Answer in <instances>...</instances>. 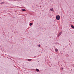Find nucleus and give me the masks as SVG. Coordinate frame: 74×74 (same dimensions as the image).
<instances>
[{
	"mask_svg": "<svg viewBox=\"0 0 74 74\" xmlns=\"http://www.w3.org/2000/svg\"><path fill=\"white\" fill-rule=\"evenodd\" d=\"M56 19L57 20H59L60 19V16L59 15H58L56 16Z\"/></svg>",
	"mask_w": 74,
	"mask_h": 74,
	"instance_id": "nucleus-1",
	"label": "nucleus"
},
{
	"mask_svg": "<svg viewBox=\"0 0 74 74\" xmlns=\"http://www.w3.org/2000/svg\"><path fill=\"white\" fill-rule=\"evenodd\" d=\"M62 32H60V33H59L58 34V37H59L60 36L61 34H62Z\"/></svg>",
	"mask_w": 74,
	"mask_h": 74,
	"instance_id": "nucleus-2",
	"label": "nucleus"
},
{
	"mask_svg": "<svg viewBox=\"0 0 74 74\" xmlns=\"http://www.w3.org/2000/svg\"><path fill=\"white\" fill-rule=\"evenodd\" d=\"M50 11H52L53 12H54V11L53 10V8H52L51 9H50Z\"/></svg>",
	"mask_w": 74,
	"mask_h": 74,
	"instance_id": "nucleus-3",
	"label": "nucleus"
},
{
	"mask_svg": "<svg viewBox=\"0 0 74 74\" xmlns=\"http://www.w3.org/2000/svg\"><path fill=\"white\" fill-rule=\"evenodd\" d=\"M55 51H56V52H58V49H57L56 48L55 49Z\"/></svg>",
	"mask_w": 74,
	"mask_h": 74,
	"instance_id": "nucleus-4",
	"label": "nucleus"
},
{
	"mask_svg": "<svg viewBox=\"0 0 74 74\" xmlns=\"http://www.w3.org/2000/svg\"><path fill=\"white\" fill-rule=\"evenodd\" d=\"M71 27L72 29H74V26L73 25H71Z\"/></svg>",
	"mask_w": 74,
	"mask_h": 74,
	"instance_id": "nucleus-5",
	"label": "nucleus"
},
{
	"mask_svg": "<svg viewBox=\"0 0 74 74\" xmlns=\"http://www.w3.org/2000/svg\"><path fill=\"white\" fill-rule=\"evenodd\" d=\"M33 25V23H31L29 24L30 26H32Z\"/></svg>",
	"mask_w": 74,
	"mask_h": 74,
	"instance_id": "nucleus-6",
	"label": "nucleus"
},
{
	"mask_svg": "<svg viewBox=\"0 0 74 74\" xmlns=\"http://www.w3.org/2000/svg\"><path fill=\"white\" fill-rule=\"evenodd\" d=\"M36 71H37V72H38V71H39V69H36Z\"/></svg>",
	"mask_w": 74,
	"mask_h": 74,
	"instance_id": "nucleus-7",
	"label": "nucleus"
},
{
	"mask_svg": "<svg viewBox=\"0 0 74 74\" xmlns=\"http://www.w3.org/2000/svg\"><path fill=\"white\" fill-rule=\"evenodd\" d=\"M32 60V59H28V61H31Z\"/></svg>",
	"mask_w": 74,
	"mask_h": 74,
	"instance_id": "nucleus-8",
	"label": "nucleus"
},
{
	"mask_svg": "<svg viewBox=\"0 0 74 74\" xmlns=\"http://www.w3.org/2000/svg\"><path fill=\"white\" fill-rule=\"evenodd\" d=\"M21 10L23 11H26V10L25 9H22Z\"/></svg>",
	"mask_w": 74,
	"mask_h": 74,
	"instance_id": "nucleus-9",
	"label": "nucleus"
},
{
	"mask_svg": "<svg viewBox=\"0 0 74 74\" xmlns=\"http://www.w3.org/2000/svg\"><path fill=\"white\" fill-rule=\"evenodd\" d=\"M1 4H4V2H2L1 3Z\"/></svg>",
	"mask_w": 74,
	"mask_h": 74,
	"instance_id": "nucleus-10",
	"label": "nucleus"
},
{
	"mask_svg": "<svg viewBox=\"0 0 74 74\" xmlns=\"http://www.w3.org/2000/svg\"><path fill=\"white\" fill-rule=\"evenodd\" d=\"M38 47H40V45H38Z\"/></svg>",
	"mask_w": 74,
	"mask_h": 74,
	"instance_id": "nucleus-11",
	"label": "nucleus"
},
{
	"mask_svg": "<svg viewBox=\"0 0 74 74\" xmlns=\"http://www.w3.org/2000/svg\"><path fill=\"white\" fill-rule=\"evenodd\" d=\"M64 69L63 68H62V70H63Z\"/></svg>",
	"mask_w": 74,
	"mask_h": 74,
	"instance_id": "nucleus-12",
	"label": "nucleus"
},
{
	"mask_svg": "<svg viewBox=\"0 0 74 74\" xmlns=\"http://www.w3.org/2000/svg\"><path fill=\"white\" fill-rule=\"evenodd\" d=\"M55 44L56 45L58 44L57 43H56Z\"/></svg>",
	"mask_w": 74,
	"mask_h": 74,
	"instance_id": "nucleus-13",
	"label": "nucleus"
},
{
	"mask_svg": "<svg viewBox=\"0 0 74 74\" xmlns=\"http://www.w3.org/2000/svg\"><path fill=\"white\" fill-rule=\"evenodd\" d=\"M54 48H56V47H55V46H54Z\"/></svg>",
	"mask_w": 74,
	"mask_h": 74,
	"instance_id": "nucleus-14",
	"label": "nucleus"
}]
</instances>
